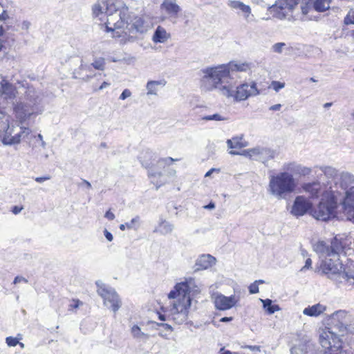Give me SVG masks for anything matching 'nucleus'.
Segmentation results:
<instances>
[{"label":"nucleus","mask_w":354,"mask_h":354,"mask_svg":"<svg viewBox=\"0 0 354 354\" xmlns=\"http://www.w3.org/2000/svg\"><path fill=\"white\" fill-rule=\"evenodd\" d=\"M104 217L106 218L109 221H113L115 218V214L111 212V210H108L104 214Z\"/></svg>","instance_id":"nucleus-60"},{"label":"nucleus","mask_w":354,"mask_h":354,"mask_svg":"<svg viewBox=\"0 0 354 354\" xmlns=\"http://www.w3.org/2000/svg\"><path fill=\"white\" fill-rule=\"evenodd\" d=\"M50 176H44L36 177L35 178V180L39 183H41L44 181L50 180Z\"/></svg>","instance_id":"nucleus-56"},{"label":"nucleus","mask_w":354,"mask_h":354,"mask_svg":"<svg viewBox=\"0 0 354 354\" xmlns=\"http://www.w3.org/2000/svg\"><path fill=\"white\" fill-rule=\"evenodd\" d=\"M80 66L75 69L73 73V77L74 79H81L87 82L95 76V74L93 73V68L100 71H104L105 68L106 62L105 59L103 57L95 59L91 64H84L82 59H80Z\"/></svg>","instance_id":"nucleus-10"},{"label":"nucleus","mask_w":354,"mask_h":354,"mask_svg":"<svg viewBox=\"0 0 354 354\" xmlns=\"http://www.w3.org/2000/svg\"><path fill=\"white\" fill-rule=\"evenodd\" d=\"M201 120L206 121H224L227 120V118L222 116L219 113H214L212 115H205L201 118Z\"/></svg>","instance_id":"nucleus-41"},{"label":"nucleus","mask_w":354,"mask_h":354,"mask_svg":"<svg viewBox=\"0 0 354 354\" xmlns=\"http://www.w3.org/2000/svg\"><path fill=\"white\" fill-rule=\"evenodd\" d=\"M227 146L229 149H242L248 146V142L243 140V136H234L227 140Z\"/></svg>","instance_id":"nucleus-22"},{"label":"nucleus","mask_w":354,"mask_h":354,"mask_svg":"<svg viewBox=\"0 0 354 354\" xmlns=\"http://www.w3.org/2000/svg\"><path fill=\"white\" fill-rule=\"evenodd\" d=\"M319 343L324 349V354H341L342 342L334 333L324 331L319 335Z\"/></svg>","instance_id":"nucleus-11"},{"label":"nucleus","mask_w":354,"mask_h":354,"mask_svg":"<svg viewBox=\"0 0 354 354\" xmlns=\"http://www.w3.org/2000/svg\"><path fill=\"white\" fill-rule=\"evenodd\" d=\"M252 67L251 62L236 61L230 62L226 64L206 67L201 70L203 74L201 81L203 84L210 81L207 89L213 90L223 83H229L230 80L233 79L235 72H251Z\"/></svg>","instance_id":"nucleus-1"},{"label":"nucleus","mask_w":354,"mask_h":354,"mask_svg":"<svg viewBox=\"0 0 354 354\" xmlns=\"http://www.w3.org/2000/svg\"><path fill=\"white\" fill-rule=\"evenodd\" d=\"M25 282V283H27L28 282V280L21 277V276H17L15 277L14 281H13V283L16 284V283H20V282Z\"/></svg>","instance_id":"nucleus-58"},{"label":"nucleus","mask_w":354,"mask_h":354,"mask_svg":"<svg viewBox=\"0 0 354 354\" xmlns=\"http://www.w3.org/2000/svg\"><path fill=\"white\" fill-rule=\"evenodd\" d=\"M97 293L103 299L104 305L116 313L122 306V302L115 290L100 281H97Z\"/></svg>","instance_id":"nucleus-9"},{"label":"nucleus","mask_w":354,"mask_h":354,"mask_svg":"<svg viewBox=\"0 0 354 354\" xmlns=\"http://www.w3.org/2000/svg\"><path fill=\"white\" fill-rule=\"evenodd\" d=\"M120 2L118 0H108L106 1V14L108 17L112 16L114 13L120 11V7L117 4Z\"/></svg>","instance_id":"nucleus-37"},{"label":"nucleus","mask_w":354,"mask_h":354,"mask_svg":"<svg viewBox=\"0 0 354 354\" xmlns=\"http://www.w3.org/2000/svg\"><path fill=\"white\" fill-rule=\"evenodd\" d=\"M162 174L160 171H153V170L148 171V176L150 178L160 177Z\"/></svg>","instance_id":"nucleus-55"},{"label":"nucleus","mask_w":354,"mask_h":354,"mask_svg":"<svg viewBox=\"0 0 354 354\" xmlns=\"http://www.w3.org/2000/svg\"><path fill=\"white\" fill-rule=\"evenodd\" d=\"M344 252V246L342 243L335 237L329 245V252L330 257L339 258L341 252Z\"/></svg>","instance_id":"nucleus-25"},{"label":"nucleus","mask_w":354,"mask_h":354,"mask_svg":"<svg viewBox=\"0 0 354 354\" xmlns=\"http://www.w3.org/2000/svg\"><path fill=\"white\" fill-rule=\"evenodd\" d=\"M345 316H346V312L344 310H337L332 315V319L333 320L337 319L339 322V325H340L339 328H340V330H342V331L344 330V329L346 328V327L344 326L342 322L340 321V319H342L343 317H344Z\"/></svg>","instance_id":"nucleus-39"},{"label":"nucleus","mask_w":354,"mask_h":354,"mask_svg":"<svg viewBox=\"0 0 354 354\" xmlns=\"http://www.w3.org/2000/svg\"><path fill=\"white\" fill-rule=\"evenodd\" d=\"M46 104L45 97L41 93L28 87L26 91L24 100L17 102L14 106V111L20 123H23L41 114Z\"/></svg>","instance_id":"nucleus-2"},{"label":"nucleus","mask_w":354,"mask_h":354,"mask_svg":"<svg viewBox=\"0 0 354 354\" xmlns=\"http://www.w3.org/2000/svg\"><path fill=\"white\" fill-rule=\"evenodd\" d=\"M216 258L210 254H203L200 255L196 260L193 267L194 272L207 270L216 263Z\"/></svg>","instance_id":"nucleus-18"},{"label":"nucleus","mask_w":354,"mask_h":354,"mask_svg":"<svg viewBox=\"0 0 354 354\" xmlns=\"http://www.w3.org/2000/svg\"><path fill=\"white\" fill-rule=\"evenodd\" d=\"M314 208L313 203L304 196H297L295 197L290 213L299 218L307 214L311 216V212Z\"/></svg>","instance_id":"nucleus-12"},{"label":"nucleus","mask_w":354,"mask_h":354,"mask_svg":"<svg viewBox=\"0 0 354 354\" xmlns=\"http://www.w3.org/2000/svg\"><path fill=\"white\" fill-rule=\"evenodd\" d=\"M131 333L134 337L138 338L146 335L144 333L141 331L140 328L138 325H134L131 328Z\"/></svg>","instance_id":"nucleus-45"},{"label":"nucleus","mask_w":354,"mask_h":354,"mask_svg":"<svg viewBox=\"0 0 354 354\" xmlns=\"http://www.w3.org/2000/svg\"><path fill=\"white\" fill-rule=\"evenodd\" d=\"M227 84L218 88H220L222 94L227 97H233L235 101H243L251 96H257L260 94L257 88V83L254 81L250 83L243 82L240 84L234 90L230 82Z\"/></svg>","instance_id":"nucleus-7"},{"label":"nucleus","mask_w":354,"mask_h":354,"mask_svg":"<svg viewBox=\"0 0 354 354\" xmlns=\"http://www.w3.org/2000/svg\"><path fill=\"white\" fill-rule=\"evenodd\" d=\"M190 292L191 288L188 281L186 280L185 281L177 283L174 286V290H171L168 294V297L169 299H176L179 297L177 302L180 301L181 303H184L187 301V299L191 298Z\"/></svg>","instance_id":"nucleus-15"},{"label":"nucleus","mask_w":354,"mask_h":354,"mask_svg":"<svg viewBox=\"0 0 354 354\" xmlns=\"http://www.w3.org/2000/svg\"><path fill=\"white\" fill-rule=\"evenodd\" d=\"M20 339L13 337H7L6 338V343L10 347L16 346L19 343Z\"/></svg>","instance_id":"nucleus-46"},{"label":"nucleus","mask_w":354,"mask_h":354,"mask_svg":"<svg viewBox=\"0 0 354 354\" xmlns=\"http://www.w3.org/2000/svg\"><path fill=\"white\" fill-rule=\"evenodd\" d=\"M296 188L297 182L289 172L281 171L269 175L268 192L279 200L286 199Z\"/></svg>","instance_id":"nucleus-3"},{"label":"nucleus","mask_w":354,"mask_h":354,"mask_svg":"<svg viewBox=\"0 0 354 354\" xmlns=\"http://www.w3.org/2000/svg\"><path fill=\"white\" fill-rule=\"evenodd\" d=\"M30 26V23L28 21H24L21 24V28L23 30H28Z\"/></svg>","instance_id":"nucleus-62"},{"label":"nucleus","mask_w":354,"mask_h":354,"mask_svg":"<svg viewBox=\"0 0 354 354\" xmlns=\"http://www.w3.org/2000/svg\"><path fill=\"white\" fill-rule=\"evenodd\" d=\"M302 188L305 192L310 193L312 198L319 196L320 191V184L319 182L304 183Z\"/></svg>","instance_id":"nucleus-29"},{"label":"nucleus","mask_w":354,"mask_h":354,"mask_svg":"<svg viewBox=\"0 0 354 354\" xmlns=\"http://www.w3.org/2000/svg\"><path fill=\"white\" fill-rule=\"evenodd\" d=\"M16 89L9 82L3 80L1 82L0 94L6 99L12 100L15 97Z\"/></svg>","instance_id":"nucleus-19"},{"label":"nucleus","mask_w":354,"mask_h":354,"mask_svg":"<svg viewBox=\"0 0 354 354\" xmlns=\"http://www.w3.org/2000/svg\"><path fill=\"white\" fill-rule=\"evenodd\" d=\"M131 95V92L128 88H125L120 95V100H124L127 97H130Z\"/></svg>","instance_id":"nucleus-52"},{"label":"nucleus","mask_w":354,"mask_h":354,"mask_svg":"<svg viewBox=\"0 0 354 354\" xmlns=\"http://www.w3.org/2000/svg\"><path fill=\"white\" fill-rule=\"evenodd\" d=\"M326 310V307L319 304H315L304 308L303 313L310 317H317Z\"/></svg>","instance_id":"nucleus-30"},{"label":"nucleus","mask_w":354,"mask_h":354,"mask_svg":"<svg viewBox=\"0 0 354 354\" xmlns=\"http://www.w3.org/2000/svg\"><path fill=\"white\" fill-rule=\"evenodd\" d=\"M311 171V168L299 165L295 174L305 176L309 175Z\"/></svg>","instance_id":"nucleus-42"},{"label":"nucleus","mask_w":354,"mask_h":354,"mask_svg":"<svg viewBox=\"0 0 354 354\" xmlns=\"http://www.w3.org/2000/svg\"><path fill=\"white\" fill-rule=\"evenodd\" d=\"M333 0H309L313 9L318 12H324L330 9Z\"/></svg>","instance_id":"nucleus-27"},{"label":"nucleus","mask_w":354,"mask_h":354,"mask_svg":"<svg viewBox=\"0 0 354 354\" xmlns=\"http://www.w3.org/2000/svg\"><path fill=\"white\" fill-rule=\"evenodd\" d=\"M286 46V44L284 42H279V43L274 44L272 46V48L274 52L277 53H281L283 48Z\"/></svg>","instance_id":"nucleus-49"},{"label":"nucleus","mask_w":354,"mask_h":354,"mask_svg":"<svg viewBox=\"0 0 354 354\" xmlns=\"http://www.w3.org/2000/svg\"><path fill=\"white\" fill-rule=\"evenodd\" d=\"M250 294H256L259 291V286L257 282L252 283L248 287Z\"/></svg>","instance_id":"nucleus-50"},{"label":"nucleus","mask_w":354,"mask_h":354,"mask_svg":"<svg viewBox=\"0 0 354 354\" xmlns=\"http://www.w3.org/2000/svg\"><path fill=\"white\" fill-rule=\"evenodd\" d=\"M169 37L170 35L167 32L166 30L163 27L158 26L154 30L152 40L156 44L164 43Z\"/></svg>","instance_id":"nucleus-24"},{"label":"nucleus","mask_w":354,"mask_h":354,"mask_svg":"<svg viewBox=\"0 0 354 354\" xmlns=\"http://www.w3.org/2000/svg\"><path fill=\"white\" fill-rule=\"evenodd\" d=\"M23 209V207L22 206H18V205H15L12 207V210L11 212L14 214H18L19 213H20L21 212V210Z\"/></svg>","instance_id":"nucleus-59"},{"label":"nucleus","mask_w":354,"mask_h":354,"mask_svg":"<svg viewBox=\"0 0 354 354\" xmlns=\"http://www.w3.org/2000/svg\"><path fill=\"white\" fill-rule=\"evenodd\" d=\"M192 298L187 299L184 303L176 302L171 309L173 320L178 324L185 322L188 318L189 309L191 306Z\"/></svg>","instance_id":"nucleus-13"},{"label":"nucleus","mask_w":354,"mask_h":354,"mask_svg":"<svg viewBox=\"0 0 354 354\" xmlns=\"http://www.w3.org/2000/svg\"><path fill=\"white\" fill-rule=\"evenodd\" d=\"M166 84V82L164 80H150L147 83L146 88L147 89V94L149 95H156L158 91V86H164Z\"/></svg>","instance_id":"nucleus-33"},{"label":"nucleus","mask_w":354,"mask_h":354,"mask_svg":"<svg viewBox=\"0 0 354 354\" xmlns=\"http://www.w3.org/2000/svg\"><path fill=\"white\" fill-rule=\"evenodd\" d=\"M271 86L276 92H278L280 89L284 88L285 83L279 81H272L271 82Z\"/></svg>","instance_id":"nucleus-48"},{"label":"nucleus","mask_w":354,"mask_h":354,"mask_svg":"<svg viewBox=\"0 0 354 354\" xmlns=\"http://www.w3.org/2000/svg\"><path fill=\"white\" fill-rule=\"evenodd\" d=\"M299 2V0H277L275 3L270 7V10L274 11L277 8L280 10H292Z\"/></svg>","instance_id":"nucleus-20"},{"label":"nucleus","mask_w":354,"mask_h":354,"mask_svg":"<svg viewBox=\"0 0 354 354\" xmlns=\"http://www.w3.org/2000/svg\"><path fill=\"white\" fill-rule=\"evenodd\" d=\"M299 164L296 162H289L284 164L283 166V171H287L293 175V174H296L297 169H298Z\"/></svg>","instance_id":"nucleus-40"},{"label":"nucleus","mask_w":354,"mask_h":354,"mask_svg":"<svg viewBox=\"0 0 354 354\" xmlns=\"http://www.w3.org/2000/svg\"><path fill=\"white\" fill-rule=\"evenodd\" d=\"M312 266V260L310 258H308L306 259L305 265L301 268V271H304L307 269L310 268Z\"/></svg>","instance_id":"nucleus-54"},{"label":"nucleus","mask_w":354,"mask_h":354,"mask_svg":"<svg viewBox=\"0 0 354 354\" xmlns=\"http://www.w3.org/2000/svg\"><path fill=\"white\" fill-rule=\"evenodd\" d=\"M291 354H307L304 346H294L290 349Z\"/></svg>","instance_id":"nucleus-47"},{"label":"nucleus","mask_w":354,"mask_h":354,"mask_svg":"<svg viewBox=\"0 0 354 354\" xmlns=\"http://www.w3.org/2000/svg\"><path fill=\"white\" fill-rule=\"evenodd\" d=\"M5 109L0 107V132L5 131L3 133H0V138L4 145H12L20 142L21 138H24L28 136L31 131L28 127H21V131L16 133L15 136H11V131L10 129L9 121L6 118Z\"/></svg>","instance_id":"nucleus-8"},{"label":"nucleus","mask_w":354,"mask_h":354,"mask_svg":"<svg viewBox=\"0 0 354 354\" xmlns=\"http://www.w3.org/2000/svg\"><path fill=\"white\" fill-rule=\"evenodd\" d=\"M81 302L77 299V300H73V304H70V309L71 308H77L80 305Z\"/></svg>","instance_id":"nucleus-61"},{"label":"nucleus","mask_w":354,"mask_h":354,"mask_svg":"<svg viewBox=\"0 0 354 354\" xmlns=\"http://www.w3.org/2000/svg\"><path fill=\"white\" fill-rule=\"evenodd\" d=\"M157 326L162 327L164 330L169 331L170 333L173 331V328L171 325L165 323H154Z\"/></svg>","instance_id":"nucleus-51"},{"label":"nucleus","mask_w":354,"mask_h":354,"mask_svg":"<svg viewBox=\"0 0 354 354\" xmlns=\"http://www.w3.org/2000/svg\"><path fill=\"white\" fill-rule=\"evenodd\" d=\"M204 208L207 209H214L215 208V203L210 201L207 205L204 206Z\"/></svg>","instance_id":"nucleus-63"},{"label":"nucleus","mask_w":354,"mask_h":354,"mask_svg":"<svg viewBox=\"0 0 354 354\" xmlns=\"http://www.w3.org/2000/svg\"><path fill=\"white\" fill-rule=\"evenodd\" d=\"M174 230V225L170 222L163 219L162 218H160L158 227L156 228L153 230V232H158L162 235H166L171 233Z\"/></svg>","instance_id":"nucleus-28"},{"label":"nucleus","mask_w":354,"mask_h":354,"mask_svg":"<svg viewBox=\"0 0 354 354\" xmlns=\"http://www.w3.org/2000/svg\"><path fill=\"white\" fill-rule=\"evenodd\" d=\"M178 160H179V159H178V158L174 159L171 157H167V158H163L159 159L158 162L160 166H162V165H164L165 166H169L172 162H176Z\"/></svg>","instance_id":"nucleus-43"},{"label":"nucleus","mask_w":354,"mask_h":354,"mask_svg":"<svg viewBox=\"0 0 354 354\" xmlns=\"http://www.w3.org/2000/svg\"><path fill=\"white\" fill-rule=\"evenodd\" d=\"M160 9L165 11L171 21L176 19L181 12V8L176 0H164L160 4Z\"/></svg>","instance_id":"nucleus-17"},{"label":"nucleus","mask_w":354,"mask_h":354,"mask_svg":"<svg viewBox=\"0 0 354 354\" xmlns=\"http://www.w3.org/2000/svg\"><path fill=\"white\" fill-rule=\"evenodd\" d=\"M317 272L337 283L348 281L349 279H354L352 274L346 272L344 265L337 257L324 258L317 267Z\"/></svg>","instance_id":"nucleus-6"},{"label":"nucleus","mask_w":354,"mask_h":354,"mask_svg":"<svg viewBox=\"0 0 354 354\" xmlns=\"http://www.w3.org/2000/svg\"><path fill=\"white\" fill-rule=\"evenodd\" d=\"M345 25L354 24V10H350L344 19Z\"/></svg>","instance_id":"nucleus-44"},{"label":"nucleus","mask_w":354,"mask_h":354,"mask_svg":"<svg viewBox=\"0 0 354 354\" xmlns=\"http://www.w3.org/2000/svg\"><path fill=\"white\" fill-rule=\"evenodd\" d=\"M281 107V104H274V105H272L271 106L270 108H269V110L270 111H279Z\"/></svg>","instance_id":"nucleus-64"},{"label":"nucleus","mask_w":354,"mask_h":354,"mask_svg":"<svg viewBox=\"0 0 354 354\" xmlns=\"http://www.w3.org/2000/svg\"><path fill=\"white\" fill-rule=\"evenodd\" d=\"M263 304V308L268 315L274 314L277 311H279L281 308L278 304L274 303L270 299H260Z\"/></svg>","instance_id":"nucleus-31"},{"label":"nucleus","mask_w":354,"mask_h":354,"mask_svg":"<svg viewBox=\"0 0 354 354\" xmlns=\"http://www.w3.org/2000/svg\"><path fill=\"white\" fill-rule=\"evenodd\" d=\"M77 186L79 187H85L88 189H90L92 187L91 184L85 179H82V181L77 183Z\"/></svg>","instance_id":"nucleus-53"},{"label":"nucleus","mask_w":354,"mask_h":354,"mask_svg":"<svg viewBox=\"0 0 354 354\" xmlns=\"http://www.w3.org/2000/svg\"><path fill=\"white\" fill-rule=\"evenodd\" d=\"M341 192L329 190L324 192L317 205L314 207L311 216L316 220L327 222L337 218L339 202L337 195Z\"/></svg>","instance_id":"nucleus-4"},{"label":"nucleus","mask_w":354,"mask_h":354,"mask_svg":"<svg viewBox=\"0 0 354 354\" xmlns=\"http://www.w3.org/2000/svg\"><path fill=\"white\" fill-rule=\"evenodd\" d=\"M103 232H104V235L105 238L107 239V241H113V234L109 231H108L106 229H104Z\"/></svg>","instance_id":"nucleus-57"},{"label":"nucleus","mask_w":354,"mask_h":354,"mask_svg":"<svg viewBox=\"0 0 354 354\" xmlns=\"http://www.w3.org/2000/svg\"><path fill=\"white\" fill-rule=\"evenodd\" d=\"M229 153L231 155H241V156H244L246 157L252 158L253 156H256V155L260 152H259V149L258 148L255 147V148L245 149V150L242 151L241 152L238 151L232 150Z\"/></svg>","instance_id":"nucleus-38"},{"label":"nucleus","mask_w":354,"mask_h":354,"mask_svg":"<svg viewBox=\"0 0 354 354\" xmlns=\"http://www.w3.org/2000/svg\"><path fill=\"white\" fill-rule=\"evenodd\" d=\"M314 250L319 254L320 257H330L329 252V245L324 241H319L314 245Z\"/></svg>","instance_id":"nucleus-32"},{"label":"nucleus","mask_w":354,"mask_h":354,"mask_svg":"<svg viewBox=\"0 0 354 354\" xmlns=\"http://www.w3.org/2000/svg\"><path fill=\"white\" fill-rule=\"evenodd\" d=\"M316 168H319L324 176L329 179H334L338 175V171L330 166H317Z\"/></svg>","instance_id":"nucleus-36"},{"label":"nucleus","mask_w":354,"mask_h":354,"mask_svg":"<svg viewBox=\"0 0 354 354\" xmlns=\"http://www.w3.org/2000/svg\"><path fill=\"white\" fill-rule=\"evenodd\" d=\"M354 183V176L348 173L344 172L341 174L339 178V187L342 190L346 191L350 189L352 185Z\"/></svg>","instance_id":"nucleus-26"},{"label":"nucleus","mask_w":354,"mask_h":354,"mask_svg":"<svg viewBox=\"0 0 354 354\" xmlns=\"http://www.w3.org/2000/svg\"><path fill=\"white\" fill-rule=\"evenodd\" d=\"M238 299L236 298L235 295H231L229 297L223 295H218L214 299V304L216 309L221 310H226L234 307Z\"/></svg>","instance_id":"nucleus-16"},{"label":"nucleus","mask_w":354,"mask_h":354,"mask_svg":"<svg viewBox=\"0 0 354 354\" xmlns=\"http://www.w3.org/2000/svg\"><path fill=\"white\" fill-rule=\"evenodd\" d=\"M343 192L344 196L340 204L346 219L354 223V186H351L350 189Z\"/></svg>","instance_id":"nucleus-14"},{"label":"nucleus","mask_w":354,"mask_h":354,"mask_svg":"<svg viewBox=\"0 0 354 354\" xmlns=\"http://www.w3.org/2000/svg\"><path fill=\"white\" fill-rule=\"evenodd\" d=\"M140 216H136V217L133 218L130 221L120 225L119 228L122 231L125 230L126 228L129 230L133 229L134 230H137L140 225Z\"/></svg>","instance_id":"nucleus-35"},{"label":"nucleus","mask_w":354,"mask_h":354,"mask_svg":"<svg viewBox=\"0 0 354 354\" xmlns=\"http://www.w3.org/2000/svg\"><path fill=\"white\" fill-rule=\"evenodd\" d=\"M259 152L256 155L255 160L262 162L266 164L268 161L273 159L275 157L276 153L274 150L269 148L257 147Z\"/></svg>","instance_id":"nucleus-21"},{"label":"nucleus","mask_w":354,"mask_h":354,"mask_svg":"<svg viewBox=\"0 0 354 354\" xmlns=\"http://www.w3.org/2000/svg\"><path fill=\"white\" fill-rule=\"evenodd\" d=\"M228 5L236 10H241L243 13L245 14V17H248L251 12L250 7L248 5L244 4L243 2L239 1H230Z\"/></svg>","instance_id":"nucleus-34"},{"label":"nucleus","mask_w":354,"mask_h":354,"mask_svg":"<svg viewBox=\"0 0 354 354\" xmlns=\"http://www.w3.org/2000/svg\"><path fill=\"white\" fill-rule=\"evenodd\" d=\"M154 153L149 149L143 150L140 156H138V159L141 163V165L145 168H149L152 165L153 160H154Z\"/></svg>","instance_id":"nucleus-23"},{"label":"nucleus","mask_w":354,"mask_h":354,"mask_svg":"<svg viewBox=\"0 0 354 354\" xmlns=\"http://www.w3.org/2000/svg\"><path fill=\"white\" fill-rule=\"evenodd\" d=\"M118 16L124 29V35L121 39L123 44L136 41L137 40L136 34H143L147 31V23L143 17L133 12H129L127 7L120 11Z\"/></svg>","instance_id":"nucleus-5"}]
</instances>
